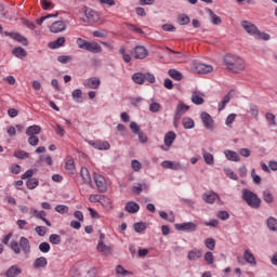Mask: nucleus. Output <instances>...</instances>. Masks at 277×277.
Masks as SVG:
<instances>
[{"mask_svg": "<svg viewBox=\"0 0 277 277\" xmlns=\"http://www.w3.org/2000/svg\"><path fill=\"white\" fill-rule=\"evenodd\" d=\"M201 120L203 122V127L211 131L213 129V118L208 113H201Z\"/></svg>", "mask_w": 277, "mask_h": 277, "instance_id": "nucleus-14", "label": "nucleus"}, {"mask_svg": "<svg viewBox=\"0 0 277 277\" xmlns=\"http://www.w3.org/2000/svg\"><path fill=\"white\" fill-rule=\"evenodd\" d=\"M205 246L206 248H208V250H215V239L207 238L205 241Z\"/></svg>", "mask_w": 277, "mask_h": 277, "instance_id": "nucleus-50", "label": "nucleus"}, {"mask_svg": "<svg viewBox=\"0 0 277 277\" xmlns=\"http://www.w3.org/2000/svg\"><path fill=\"white\" fill-rule=\"evenodd\" d=\"M39 250L40 252L47 253L51 251V245H49V242H41L39 245Z\"/></svg>", "mask_w": 277, "mask_h": 277, "instance_id": "nucleus-53", "label": "nucleus"}, {"mask_svg": "<svg viewBox=\"0 0 277 277\" xmlns=\"http://www.w3.org/2000/svg\"><path fill=\"white\" fill-rule=\"evenodd\" d=\"M202 156H203V159H205V161L208 166H213V163H215V159L213 158V154L207 153V151L203 150Z\"/></svg>", "mask_w": 277, "mask_h": 277, "instance_id": "nucleus-37", "label": "nucleus"}, {"mask_svg": "<svg viewBox=\"0 0 277 277\" xmlns=\"http://www.w3.org/2000/svg\"><path fill=\"white\" fill-rule=\"evenodd\" d=\"M269 38H271L269 34L261 32V30H258L254 37L255 40H265V41L269 40Z\"/></svg>", "mask_w": 277, "mask_h": 277, "instance_id": "nucleus-46", "label": "nucleus"}, {"mask_svg": "<svg viewBox=\"0 0 277 277\" xmlns=\"http://www.w3.org/2000/svg\"><path fill=\"white\" fill-rule=\"evenodd\" d=\"M161 109V104L157 103V102H153L149 105V111H151V114H157L159 113Z\"/></svg>", "mask_w": 277, "mask_h": 277, "instance_id": "nucleus-49", "label": "nucleus"}, {"mask_svg": "<svg viewBox=\"0 0 277 277\" xmlns=\"http://www.w3.org/2000/svg\"><path fill=\"white\" fill-rule=\"evenodd\" d=\"M41 131L42 128L40 126H30L26 129V135H39Z\"/></svg>", "mask_w": 277, "mask_h": 277, "instance_id": "nucleus-29", "label": "nucleus"}, {"mask_svg": "<svg viewBox=\"0 0 277 277\" xmlns=\"http://www.w3.org/2000/svg\"><path fill=\"white\" fill-rule=\"evenodd\" d=\"M50 31H52V34H61V31H66V23L63 21L52 23L50 26Z\"/></svg>", "mask_w": 277, "mask_h": 277, "instance_id": "nucleus-13", "label": "nucleus"}, {"mask_svg": "<svg viewBox=\"0 0 277 277\" xmlns=\"http://www.w3.org/2000/svg\"><path fill=\"white\" fill-rule=\"evenodd\" d=\"M23 274V271L16 266V265H13L11 266L6 272H5V276L6 277H16L18 275Z\"/></svg>", "mask_w": 277, "mask_h": 277, "instance_id": "nucleus-23", "label": "nucleus"}, {"mask_svg": "<svg viewBox=\"0 0 277 277\" xmlns=\"http://www.w3.org/2000/svg\"><path fill=\"white\" fill-rule=\"evenodd\" d=\"M97 251L103 252V254H105V256H109V254H111V247L105 245V242H103V240H100L97 243Z\"/></svg>", "mask_w": 277, "mask_h": 277, "instance_id": "nucleus-18", "label": "nucleus"}, {"mask_svg": "<svg viewBox=\"0 0 277 277\" xmlns=\"http://www.w3.org/2000/svg\"><path fill=\"white\" fill-rule=\"evenodd\" d=\"M241 27H243V29L247 31V34H249V36H256L259 28L256 27V25L252 24L251 22L248 21H242L241 22Z\"/></svg>", "mask_w": 277, "mask_h": 277, "instance_id": "nucleus-12", "label": "nucleus"}, {"mask_svg": "<svg viewBox=\"0 0 277 277\" xmlns=\"http://www.w3.org/2000/svg\"><path fill=\"white\" fill-rule=\"evenodd\" d=\"M146 228V223L138 222L134 224V230L135 233H144V229Z\"/></svg>", "mask_w": 277, "mask_h": 277, "instance_id": "nucleus-52", "label": "nucleus"}, {"mask_svg": "<svg viewBox=\"0 0 277 277\" xmlns=\"http://www.w3.org/2000/svg\"><path fill=\"white\" fill-rule=\"evenodd\" d=\"M90 202H100V205H103L105 207V197L101 195H91L89 197Z\"/></svg>", "mask_w": 277, "mask_h": 277, "instance_id": "nucleus-39", "label": "nucleus"}, {"mask_svg": "<svg viewBox=\"0 0 277 277\" xmlns=\"http://www.w3.org/2000/svg\"><path fill=\"white\" fill-rule=\"evenodd\" d=\"M182 124H183L184 129H194V127H196L194 119H192L189 117L183 118Z\"/></svg>", "mask_w": 277, "mask_h": 277, "instance_id": "nucleus-36", "label": "nucleus"}, {"mask_svg": "<svg viewBox=\"0 0 277 277\" xmlns=\"http://www.w3.org/2000/svg\"><path fill=\"white\" fill-rule=\"evenodd\" d=\"M80 174L83 183H87V185H90L92 187V176H90V171L88 170V168H82Z\"/></svg>", "mask_w": 277, "mask_h": 277, "instance_id": "nucleus-19", "label": "nucleus"}, {"mask_svg": "<svg viewBox=\"0 0 277 277\" xmlns=\"http://www.w3.org/2000/svg\"><path fill=\"white\" fill-rule=\"evenodd\" d=\"M32 215L37 217L38 220H45L47 219V212L44 210L38 211V210H31Z\"/></svg>", "mask_w": 277, "mask_h": 277, "instance_id": "nucleus-45", "label": "nucleus"}, {"mask_svg": "<svg viewBox=\"0 0 277 277\" xmlns=\"http://www.w3.org/2000/svg\"><path fill=\"white\" fill-rule=\"evenodd\" d=\"M202 256V251L198 249H193L188 252L187 259L189 261H196V259H200Z\"/></svg>", "mask_w": 277, "mask_h": 277, "instance_id": "nucleus-31", "label": "nucleus"}, {"mask_svg": "<svg viewBox=\"0 0 277 277\" xmlns=\"http://www.w3.org/2000/svg\"><path fill=\"white\" fill-rule=\"evenodd\" d=\"M89 145L97 150H109L111 145L107 141H89Z\"/></svg>", "mask_w": 277, "mask_h": 277, "instance_id": "nucleus-11", "label": "nucleus"}, {"mask_svg": "<svg viewBox=\"0 0 277 277\" xmlns=\"http://www.w3.org/2000/svg\"><path fill=\"white\" fill-rule=\"evenodd\" d=\"M263 200L264 202H267V205H272V202H274V195H272L269 189L263 190Z\"/></svg>", "mask_w": 277, "mask_h": 277, "instance_id": "nucleus-38", "label": "nucleus"}, {"mask_svg": "<svg viewBox=\"0 0 277 277\" xmlns=\"http://www.w3.org/2000/svg\"><path fill=\"white\" fill-rule=\"evenodd\" d=\"M57 61L61 64H68V62H72V56H70V55H61V56H58Z\"/></svg>", "mask_w": 277, "mask_h": 277, "instance_id": "nucleus-57", "label": "nucleus"}, {"mask_svg": "<svg viewBox=\"0 0 277 277\" xmlns=\"http://www.w3.org/2000/svg\"><path fill=\"white\" fill-rule=\"evenodd\" d=\"M249 114L253 116V118H259V106L254 104L249 105Z\"/></svg>", "mask_w": 277, "mask_h": 277, "instance_id": "nucleus-47", "label": "nucleus"}, {"mask_svg": "<svg viewBox=\"0 0 277 277\" xmlns=\"http://www.w3.org/2000/svg\"><path fill=\"white\" fill-rule=\"evenodd\" d=\"M71 96L76 103H81L80 98H82L83 92L81 91V89H76L72 91Z\"/></svg>", "mask_w": 277, "mask_h": 277, "instance_id": "nucleus-42", "label": "nucleus"}, {"mask_svg": "<svg viewBox=\"0 0 277 277\" xmlns=\"http://www.w3.org/2000/svg\"><path fill=\"white\" fill-rule=\"evenodd\" d=\"M19 247L22 248L24 254H29L31 252V246L29 245V239L26 237L19 238Z\"/></svg>", "mask_w": 277, "mask_h": 277, "instance_id": "nucleus-17", "label": "nucleus"}, {"mask_svg": "<svg viewBox=\"0 0 277 277\" xmlns=\"http://www.w3.org/2000/svg\"><path fill=\"white\" fill-rule=\"evenodd\" d=\"M132 81L134 83H137V85H144L145 76L144 72H136L132 76Z\"/></svg>", "mask_w": 277, "mask_h": 277, "instance_id": "nucleus-32", "label": "nucleus"}, {"mask_svg": "<svg viewBox=\"0 0 277 277\" xmlns=\"http://www.w3.org/2000/svg\"><path fill=\"white\" fill-rule=\"evenodd\" d=\"M130 129H131L132 133H134L136 135L141 132L140 126H137V123L135 121L130 122Z\"/></svg>", "mask_w": 277, "mask_h": 277, "instance_id": "nucleus-63", "label": "nucleus"}, {"mask_svg": "<svg viewBox=\"0 0 277 277\" xmlns=\"http://www.w3.org/2000/svg\"><path fill=\"white\" fill-rule=\"evenodd\" d=\"M82 10L87 18V19H83V23L94 24L101 21V14H98V12L94 11L93 9L84 6Z\"/></svg>", "mask_w": 277, "mask_h": 277, "instance_id": "nucleus-3", "label": "nucleus"}, {"mask_svg": "<svg viewBox=\"0 0 277 277\" xmlns=\"http://www.w3.org/2000/svg\"><path fill=\"white\" fill-rule=\"evenodd\" d=\"M174 226L175 230H183L184 233H195V230H198V225L194 222L175 224Z\"/></svg>", "mask_w": 277, "mask_h": 277, "instance_id": "nucleus-5", "label": "nucleus"}, {"mask_svg": "<svg viewBox=\"0 0 277 277\" xmlns=\"http://www.w3.org/2000/svg\"><path fill=\"white\" fill-rule=\"evenodd\" d=\"M193 68L198 72V75H209V72H213V66L198 63V61H194Z\"/></svg>", "mask_w": 277, "mask_h": 277, "instance_id": "nucleus-4", "label": "nucleus"}, {"mask_svg": "<svg viewBox=\"0 0 277 277\" xmlns=\"http://www.w3.org/2000/svg\"><path fill=\"white\" fill-rule=\"evenodd\" d=\"M132 55L135 60H146V57H148V50L143 45H137L134 48Z\"/></svg>", "mask_w": 277, "mask_h": 277, "instance_id": "nucleus-10", "label": "nucleus"}, {"mask_svg": "<svg viewBox=\"0 0 277 277\" xmlns=\"http://www.w3.org/2000/svg\"><path fill=\"white\" fill-rule=\"evenodd\" d=\"M50 243H53V246H60L62 243V237L57 234H52L49 237Z\"/></svg>", "mask_w": 277, "mask_h": 277, "instance_id": "nucleus-43", "label": "nucleus"}, {"mask_svg": "<svg viewBox=\"0 0 277 277\" xmlns=\"http://www.w3.org/2000/svg\"><path fill=\"white\" fill-rule=\"evenodd\" d=\"M13 156L17 159H28L29 153H26L25 150H15Z\"/></svg>", "mask_w": 277, "mask_h": 277, "instance_id": "nucleus-48", "label": "nucleus"}, {"mask_svg": "<svg viewBox=\"0 0 277 277\" xmlns=\"http://www.w3.org/2000/svg\"><path fill=\"white\" fill-rule=\"evenodd\" d=\"M169 77L174 79L175 81H182L183 80V74L176 69H170L168 72Z\"/></svg>", "mask_w": 277, "mask_h": 277, "instance_id": "nucleus-35", "label": "nucleus"}, {"mask_svg": "<svg viewBox=\"0 0 277 277\" xmlns=\"http://www.w3.org/2000/svg\"><path fill=\"white\" fill-rule=\"evenodd\" d=\"M207 14H209L211 18L212 25H222V18L213 12L211 9H206Z\"/></svg>", "mask_w": 277, "mask_h": 277, "instance_id": "nucleus-24", "label": "nucleus"}, {"mask_svg": "<svg viewBox=\"0 0 277 277\" xmlns=\"http://www.w3.org/2000/svg\"><path fill=\"white\" fill-rule=\"evenodd\" d=\"M189 111V106L185 105L183 102H179L176 109H175V116H174V124L181 120V118L184 116V114H187Z\"/></svg>", "mask_w": 277, "mask_h": 277, "instance_id": "nucleus-7", "label": "nucleus"}, {"mask_svg": "<svg viewBox=\"0 0 277 277\" xmlns=\"http://www.w3.org/2000/svg\"><path fill=\"white\" fill-rule=\"evenodd\" d=\"M84 51H89V53H103V48L97 42H88Z\"/></svg>", "mask_w": 277, "mask_h": 277, "instance_id": "nucleus-15", "label": "nucleus"}, {"mask_svg": "<svg viewBox=\"0 0 277 277\" xmlns=\"http://www.w3.org/2000/svg\"><path fill=\"white\" fill-rule=\"evenodd\" d=\"M12 53L15 57H18V60L27 57V51L21 47L14 48Z\"/></svg>", "mask_w": 277, "mask_h": 277, "instance_id": "nucleus-28", "label": "nucleus"}, {"mask_svg": "<svg viewBox=\"0 0 277 277\" xmlns=\"http://www.w3.org/2000/svg\"><path fill=\"white\" fill-rule=\"evenodd\" d=\"M192 103H194V105H202L205 103V98L200 96L198 91H194L192 95Z\"/></svg>", "mask_w": 277, "mask_h": 277, "instance_id": "nucleus-33", "label": "nucleus"}, {"mask_svg": "<svg viewBox=\"0 0 277 277\" xmlns=\"http://www.w3.org/2000/svg\"><path fill=\"white\" fill-rule=\"evenodd\" d=\"M131 168L134 170V172H140L142 170V163L137 160H132Z\"/></svg>", "mask_w": 277, "mask_h": 277, "instance_id": "nucleus-60", "label": "nucleus"}, {"mask_svg": "<svg viewBox=\"0 0 277 277\" xmlns=\"http://www.w3.org/2000/svg\"><path fill=\"white\" fill-rule=\"evenodd\" d=\"M48 264H49V262L47 261V258L40 256L35 260L32 267L35 269H40L41 267H45Z\"/></svg>", "mask_w": 277, "mask_h": 277, "instance_id": "nucleus-25", "label": "nucleus"}, {"mask_svg": "<svg viewBox=\"0 0 277 277\" xmlns=\"http://www.w3.org/2000/svg\"><path fill=\"white\" fill-rule=\"evenodd\" d=\"M28 144H30V146H38L40 138H38V136L36 135H28Z\"/></svg>", "mask_w": 277, "mask_h": 277, "instance_id": "nucleus-58", "label": "nucleus"}, {"mask_svg": "<svg viewBox=\"0 0 277 277\" xmlns=\"http://www.w3.org/2000/svg\"><path fill=\"white\" fill-rule=\"evenodd\" d=\"M237 118V115L235 114H230L227 116L226 120H225V124L229 128L233 127V122H235V119Z\"/></svg>", "mask_w": 277, "mask_h": 277, "instance_id": "nucleus-54", "label": "nucleus"}, {"mask_svg": "<svg viewBox=\"0 0 277 277\" xmlns=\"http://www.w3.org/2000/svg\"><path fill=\"white\" fill-rule=\"evenodd\" d=\"M83 85L87 90H98V88H101V78H89L84 80Z\"/></svg>", "mask_w": 277, "mask_h": 277, "instance_id": "nucleus-9", "label": "nucleus"}, {"mask_svg": "<svg viewBox=\"0 0 277 277\" xmlns=\"http://www.w3.org/2000/svg\"><path fill=\"white\" fill-rule=\"evenodd\" d=\"M144 77H145V81H148V83H155V81H156L155 75H153L150 72H145Z\"/></svg>", "mask_w": 277, "mask_h": 277, "instance_id": "nucleus-64", "label": "nucleus"}, {"mask_svg": "<svg viewBox=\"0 0 277 277\" xmlns=\"http://www.w3.org/2000/svg\"><path fill=\"white\" fill-rule=\"evenodd\" d=\"M126 211H128V213H137V211H140V203H136L135 201L127 202Z\"/></svg>", "mask_w": 277, "mask_h": 277, "instance_id": "nucleus-26", "label": "nucleus"}, {"mask_svg": "<svg viewBox=\"0 0 277 277\" xmlns=\"http://www.w3.org/2000/svg\"><path fill=\"white\" fill-rule=\"evenodd\" d=\"M192 19L187 16V14H180L177 16V23L179 25H189Z\"/></svg>", "mask_w": 277, "mask_h": 277, "instance_id": "nucleus-41", "label": "nucleus"}, {"mask_svg": "<svg viewBox=\"0 0 277 277\" xmlns=\"http://www.w3.org/2000/svg\"><path fill=\"white\" fill-rule=\"evenodd\" d=\"M174 140H176V133H174L173 131L168 132L164 135L166 146H168V147L172 146V144H174Z\"/></svg>", "mask_w": 277, "mask_h": 277, "instance_id": "nucleus-27", "label": "nucleus"}, {"mask_svg": "<svg viewBox=\"0 0 277 277\" xmlns=\"http://www.w3.org/2000/svg\"><path fill=\"white\" fill-rule=\"evenodd\" d=\"M10 248H11V250H13V252H15L16 254H19V253H21V247L18 246V242H17L16 240L11 241Z\"/></svg>", "mask_w": 277, "mask_h": 277, "instance_id": "nucleus-56", "label": "nucleus"}, {"mask_svg": "<svg viewBox=\"0 0 277 277\" xmlns=\"http://www.w3.org/2000/svg\"><path fill=\"white\" fill-rule=\"evenodd\" d=\"M223 62L225 67L230 71V72H241V70H246V62L243 58H241L238 55L235 54H226L223 57Z\"/></svg>", "mask_w": 277, "mask_h": 277, "instance_id": "nucleus-1", "label": "nucleus"}, {"mask_svg": "<svg viewBox=\"0 0 277 277\" xmlns=\"http://www.w3.org/2000/svg\"><path fill=\"white\" fill-rule=\"evenodd\" d=\"M242 200L247 202L248 207H251V209L261 208V198H259L256 193H253L248 188L242 189Z\"/></svg>", "mask_w": 277, "mask_h": 277, "instance_id": "nucleus-2", "label": "nucleus"}, {"mask_svg": "<svg viewBox=\"0 0 277 277\" xmlns=\"http://www.w3.org/2000/svg\"><path fill=\"white\" fill-rule=\"evenodd\" d=\"M39 183L40 182L38 181V179L32 177L26 182V186L28 189H36V187H38Z\"/></svg>", "mask_w": 277, "mask_h": 277, "instance_id": "nucleus-44", "label": "nucleus"}, {"mask_svg": "<svg viewBox=\"0 0 277 277\" xmlns=\"http://www.w3.org/2000/svg\"><path fill=\"white\" fill-rule=\"evenodd\" d=\"M265 118L266 120H268V122H271V124H273V127H276L277 122H276V116L274 114L266 113Z\"/></svg>", "mask_w": 277, "mask_h": 277, "instance_id": "nucleus-55", "label": "nucleus"}, {"mask_svg": "<svg viewBox=\"0 0 277 277\" xmlns=\"http://www.w3.org/2000/svg\"><path fill=\"white\" fill-rule=\"evenodd\" d=\"M144 189H148V185L135 183L132 186L133 194H136L137 196H140Z\"/></svg>", "mask_w": 277, "mask_h": 277, "instance_id": "nucleus-30", "label": "nucleus"}, {"mask_svg": "<svg viewBox=\"0 0 277 277\" xmlns=\"http://www.w3.org/2000/svg\"><path fill=\"white\" fill-rule=\"evenodd\" d=\"M235 95V90H230L222 100L221 103H219V111H223V109L226 108V105L230 103V98Z\"/></svg>", "mask_w": 277, "mask_h": 277, "instance_id": "nucleus-16", "label": "nucleus"}, {"mask_svg": "<svg viewBox=\"0 0 277 277\" xmlns=\"http://www.w3.org/2000/svg\"><path fill=\"white\" fill-rule=\"evenodd\" d=\"M243 259L246 263H249V265L256 266V258H254V254L250 250H246L243 253Z\"/></svg>", "mask_w": 277, "mask_h": 277, "instance_id": "nucleus-20", "label": "nucleus"}, {"mask_svg": "<svg viewBox=\"0 0 277 277\" xmlns=\"http://www.w3.org/2000/svg\"><path fill=\"white\" fill-rule=\"evenodd\" d=\"M55 211L56 213H68V206H64V205H58L55 207Z\"/></svg>", "mask_w": 277, "mask_h": 277, "instance_id": "nucleus-61", "label": "nucleus"}, {"mask_svg": "<svg viewBox=\"0 0 277 277\" xmlns=\"http://www.w3.org/2000/svg\"><path fill=\"white\" fill-rule=\"evenodd\" d=\"M205 261L208 263V265H213L214 258L211 251L206 252Z\"/></svg>", "mask_w": 277, "mask_h": 277, "instance_id": "nucleus-59", "label": "nucleus"}, {"mask_svg": "<svg viewBox=\"0 0 277 277\" xmlns=\"http://www.w3.org/2000/svg\"><path fill=\"white\" fill-rule=\"evenodd\" d=\"M267 227L269 230L276 232L277 230V220L274 216L267 219Z\"/></svg>", "mask_w": 277, "mask_h": 277, "instance_id": "nucleus-40", "label": "nucleus"}, {"mask_svg": "<svg viewBox=\"0 0 277 277\" xmlns=\"http://www.w3.org/2000/svg\"><path fill=\"white\" fill-rule=\"evenodd\" d=\"M93 179L95 181V185L102 194H105L107 192V182L101 174L93 173Z\"/></svg>", "mask_w": 277, "mask_h": 277, "instance_id": "nucleus-8", "label": "nucleus"}, {"mask_svg": "<svg viewBox=\"0 0 277 277\" xmlns=\"http://www.w3.org/2000/svg\"><path fill=\"white\" fill-rule=\"evenodd\" d=\"M224 155L228 161H239V154H237V151L225 150Z\"/></svg>", "mask_w": 277, "mask_h": 277, "instance_id": "nucleus-34", "label": "nucleus"}, {"mask_svg": "<svg viewBox=\"0 0 277 277\" xmlns=\"http://www.w3.org/2000/svg\"><path fill=\"white\" fill-rule=\"evenodd\" d=\"M70 277H81V273L79 272V268L77 266H74L69 271Z\"/></svg>", "mask_w": 277, "mask_h": 277, "instance_id": "nucleus-62", "label": "nucleus"}, {"mask_svg": "<svg viewBox=\"0 0 277 277\" xmlns=\"http://www.w3.org/2000/svg\"><path fill=\"white\" fill-rule=\"evenodd\" d=\"M66 44V38L60 37L56 40L50 42L48 44L49 49H60V47H64Z\"/></svg>", "mask_w": 277, "mask_h": 277, "instance_id": "nucleus-22", "label": "nucleus"}, {"mask_svg": "<svg viewBox=\"0 0 277 277\" xmlns=\"http://www.w3.org/2000/svg\"><path fill=\"white\" fill-rule=\"evenodd\" d=\"M48 18H57V13L56 14H48L45 16H42L41 18L37 19L36 23L37 25H42L44 21H48Z\"/></svg>", "mask_w": 277, "mask_h": 277, "instance_id": "nucleus-51", "label": "nucleus"}, {"mask_svg": "<svg viewBox=\"0 0 277 277\" xmlns=\"http://www.w3.org/2000/svg\"><path fill=\"white\" fill-rule=\"evenodd\" d=\"M203 200L208 202V205H213L215 200H220V195L215 193H206L203 194Z\"/></svg>", "mask_w": 277, "mask_h": 277, "instance_id": "nucleus-21", "label": "nucleus"}, {"mask_svg": "<svg viewBox=\"0 0 277 277\" xmlns=\"http://www.w3.org/2000/svg\"><path fill=\"white\" fill-rule=\"evenodd\" d=\"M4 36H8L12 40H15V42H19V44H23V47L29 45V41L27 40V38L19 32L4 31Z\"/></svg>", "mask_w": 277, "mask_h": 277, "instance_id": "nucleus-6", "label": "nucleus"}]
</instances>
